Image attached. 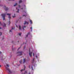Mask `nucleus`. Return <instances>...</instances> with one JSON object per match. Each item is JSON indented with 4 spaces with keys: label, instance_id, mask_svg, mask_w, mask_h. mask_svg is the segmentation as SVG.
<instances>
[{
    "label": "nucleus",
    "instance_id": "aec40b11",
    "mask_svg": "<svg viewBox=\"0 0 74 74\" xmlns=\"http://www.w3.org/2000/svg\"><path fill=\"white\" fill-rule=\"evenodd\" d=\"M21 47H20L18 48V50H19V49H21Z\"/></svg>",
    "mask_w": 74,
    "mask_h": 74
},
{
    "label": "nucleus",
    "instance_id": "72a5a7b5",
    "mask_svg": "<svg viewBox=\"0 0 74 74\" xmlns=\"http://www.w3.org/2000/svg\"><path fill=\"white\" fill-rule=\"evenodd\" d=\"M32 70H33V66L32 67Z\"/></svg>",
    "mask_w": 74,
    "mask_h": 74
},
{
    "label": "nucleus",
    "instance_id": "2f4dec72",
    "mask_svg": "<svg viewBox=\"0 0 74 74\" xmlns=\"http://www.w3.org/2000/svg\"><path fill=\"white\" fill-rule=\"evenodd\" d=\"M26 48V46H25L24 47V49H25V48Z\"/></svg>",
    "mask_w": 74,
    "mask_h": 74
},
{
    "label": "nucleus",
    "instance_id": "a878e982",
    "mask_svg": "<svg viewBox=\"0 0 74 74\" xmlns=\"http://www.w3.org/2000/svg\"><path fill=\"white\" fill-rule=\"evenodd\" d=\"M30 34V32H29L28 33V35H29V34Z\"/></svg>",
    "mask_w": 74,
    "mask_h": 74
},
{
    "label": "nucleus",
    "instance_id": "c85d7f7f",
    "mask_svg": "<svg viewBox=\"0 0 74 74\" xmlns=\"http://www.w3.org/2000/svg\"><path fill=\"white\" fill-rule=\"evenodd\" d=\"M16 27H18V26L17 25H16Z\"/></svg>",
    "mask_w": 74,
    "mask_h": 74
},
{
    "label": "nucleus",
    "instance_id": "79ce46f5",
    "mask_svg": "<svg viewBox=\"0 0 74 74\" xmlns=\"http://www.w3.org/2000/svg\"><path fill=\"white\" fill-rule=\"evenodd\" d=\"M28 74H30V73L29 72V73Z\"/></svg>",
    "mask_w": 74,
    "mask_h": 74
},
{
    "label": "nucleus",
    "instance_id": "7c9ffc66",
    "mask_svg": "<svg viewBox=\"0 0 74 74\" xmlns=\"http://www.w3.org/2000/svg\"><path fill=\"white\" fill-rule=\"evenodd\" d=\"M30 29H31V30H32V27H31Z\"/></svg>",
    "mask_w": 74,
    "mask_h": 74
},
{
    "label": "nucleus",
    "instance_id": "2eb2a0df",
    "mask_svg": "<svg viewBox=\"0 0 74 74\" xmlns=\"http://www.w3.org/2000/svg\"><path fill=\"white\" fill-rule=\"evenodd\" d=\"M19 9L17 10V11H16V12H17L18 13H19Z\"/></svg>",
    "mask_w": 74,
    "mask_h": 74
},
{
    "label": "nucleus",
    "instance_id": "f704fd0d",
    "mask_svg": "<svg viewBox=\"0 0 74 74\" xmlns=\"http://www.w3.org/2000/svg\"><path fill=\"white\" fill-rule=\"evenodd\" d=\"M34 56V53H33V56Z\"/></svg>",
    "mask_w": 74,
    "mask_h": 74
},
{
    "label": "nucleus",
    "instance_id": "5fc2aeb1",
    "mask_svg": "<svg viewBox=\"0 0 74 74\" xmlns=\"http://www.w3.org/2000/svg\"><path fill=\"white\" fill-rule=\"evenodd\" d=\"M31 32L32 31V30H31Z\"/></svg>",
    "mask_w": 74,
    "mask_h": 74
},
{
    "label": "nucleus",
    "instance_id": "09e8293b",
    "mask_svg": "<svg viewBox=\"0 0 74 74\" xmlns=\"http://www.w3.org/2000/svg\"><path fill=\"white\" fill-rule=\"evenodd\" d=\"M1 60H3V59L1 58Z\"/></svg>",
    "mask_w": 74,
    "mask_h": 74
},
{
    "label": "nucleus",
    "instance_id": "ddd939ff",
    "mask_svg": "<svg viewBox=\"0 0 74 74\" xmlns=\"http://www.w3.org/2000/svg\"><path fill=\"white\" fill-rule=\"evenodd\" d=\"M29 22L31 23L30 24H32V23H33V22H32V21L29 20Z\"/></svg>",
    "mask_w": 74,
    "mask_h": 74
},
{
    "label": "nucleus",
    "instance_id": "f8f14e48",
    "mask_svg": "<svg viewBox=\"0 0 74 74\" xmlns=\"http://www.w3.org/2000/svg\"><path fill=\"white\" fill-rule=\"evenodd\" d=\"M3 27H6V25L5 23H4V25H3Z\"/></svg>",
    "mask_w": 74,
    "mask_h": 74
},
{
    "label": "nucleus",
    "instance_id": "6e6d98bb",
    "mask_svg": "<svg viewBox=\"0 0 74 74\" xmlns=\"http://www.w3.org/2000/svg\"><path fill=\"white\" fill-rule=\"evenodd\" d=\"M14 42V41H12V42Z\"/></svg>",
    "mask_w": 74,
    "mask_h": 74
},
{
    "label": "nucleus",
    "instance_id": "473e14b6",
    "mask_svg": "<svg viewBox=\"0 0 74 74\" xmlns=\"http://www.w3.org/2000/svg\"><path fill=\"white\" fill-rule=\"evenodd\" d=\"M29 69H30V65H29Z\"/></svg>",
    "mask_w": 74,
    "mask_h": 74
},
{
    "label": "nucleus",
    "instance_id": "a18cd8bd",
    "mask_svg": "<svg viewBox=\"0 0 74 74\" xmlns=\"http://www.w3.org/2000/svg\"><path fill=\"white\" fill-rule=\"evenodd\" d=\"M24 7H25V8H26V6L25 5H24Z\"/></svg>",
    "mask_w": 74,
    "mask_h": 74
},
{
    "label": "nucleus",
    "instance_id": "a211bd4d",
    "mask_svg": "<svg viewBox=\"0 0 74 74\" xmlns=\"http://www.w3.org/2000/svg\"><path fill=\"white\" fill-rule=\"evenodd\" d=\"M22 34V33H19V34H18V35L19 36H21V34Z\"/></svg>",
    "mask_w": 74,
    "mask_h": 74
},
{
    "label": "nucleus",
    "instance_id": "4d7b16f0",
    "mask_svg": "<svg viewBox=\"0 0 74 74\" xmlns=\"http://www.w3.org/2000/svg\"><path fill=\"white\" fill-rule=\"evenodd\" d=\"M24 74H25V73H24Z\"/></svg>",
    "mask_w": 74,
    "mask_h": 74
},
{
    "label": "nucleus",
    "instance_id": "4468645a",
    "mask_svg": "<svg viewBox=\"0 0 74 74\" xmlns=\"http://www.w3.org/2000/svg\"><path fill=\"white\" fill-rule=\"evenodd\" d=\"M18 5V4L17 3H16L14 5V7H15L16 6V5Z\"/></svg>",
    "mask_w": 74,
    "mask_h": 74
},
{
    "label": "nucleus",
    "instance_id": "9b49d317",
    "mask_svg": "<svg viewBox=\"0 0 74 74\" xmlns=\"http://www.w3.org/2000/svg\"><path fill=\"white\" fill-rule=\"evenodd\" d=\"M22 2V0H21L19 1V3L20 4V3H21Z\"/></svg>",
    "mask_w": 74,
    "mask_h": 74
},
{
    "label": "nucleus",
    "instance_id": "412c9836",
    "mask_svg": "<svg viewBox=\"0 0 74 74\" xmlns=\"http://www.w3.org/2000/svg\"><path fill=\"white\" fill-rule=\"evenodd\" d=\"M23 16H25V17L26 18V15H23Z\"/></svg>",
    "mask_w": 74,
    "mask_h": 74
},
{
    "label": "nucleus",
    "instance_id": "864d4df0",
    "mask_svg": "<svg viewBox=\"0 0 74 74\" xmlns=\"http://www.w3.org/2000/svg\"><path fill=\"white\" fill-rule=\"evenodd\" d=\"M12 51H14V49H12Z\"/></svg>",
    "mask_w": 74,
    "mask_h": 74
},
{
    "label": "nucleus",
    "instance_id": "20e7f679",
    "mask_svg": "<svg viewBox=\"0 0 74 74\" xmlns=\"http://www.w3.org/2000/svg\"><path fill=\"white\" fill-rule=\"evenodd\" d=\"M4 9L5 11H8V7H6L5 5L4 6Z\"/></svg>",
    "mask_w": 74,
    "mask_h": 74
},
{
    "label": "nucleus",
    "instance_id": "423d86ee",
    "mask_svg": "<svg viewBox=\"0 0 74 74\" xmlns=\"http://www.w3.org/2000/svg\"><path fill=\"white\" fill-rule=\"evenodd\" d=\"M7 15H8L9 16V17L8 18H9V19H10L11 18V17L10 16V15H11V14H7Z\"/></svg>",
    "mask_w": 74,
    "mask_h": 74
},
{
    "label": "nucleus",
    "instance_id": "bb28decb",
    "mask_svg": "<svg viewBox=\"0 0 74 74\" xmlns=\"http://www.w3.org/2000/svg\"><path fill=\"white\" fill-rule=\"evenodd\" d=\"M10 32H12V30H10Z\"/></svg>",
    "mask_w": 74,
    "mask_h": 74
},
{
    "label": "nucleus",
    "instance_id": "b1692460",
    "mask_svg": "<svg viewBox=\"0 0 74 74\" xmlns=\"http://www.w3.org/2000/svg\"><path fill=\"white\" fill-rule=\"evenodd\" d=\"M8 67H9V65L8 64H7L6 65Z\"/></svg>",
    "mask_w": 74,
    "mask_h": 74
},
{
    "label": "nucleus",
    "instance_id": "c03bdc74",
    "mask_svg": "<svg viewBox=\"0 0 74 74\" xmlns=\"http://www.w3.org/2000/svg\"><path fill=\"white\" fill-rule=\"evenodd\" d=\"M9 24H10V21H9Z\"/></svg>",
    "mask_w": 74,
    "mask_h": 74
},
{
    "label": "nucleus",
    "instance_id": "4c0bfd02",
    "mask_svg": "<svg viewBox=\"0 0 74 74\" xmlns=\"http://www.w3.org/2000/svg\"><path fill=\"white\" fill-rule=\"evenodd\" d=\"M25 73H27V71H25Z\"/></svg>",
    "mask_w": 74,
    "mask_h": 74
},
{
    "label": "nucleus",
    "instance_id": "0eeeda50",
    "mask_svg": "<svg viewBox=\"0 0 74 74\" xmlns=\"http://www.w3.org/2000/svg\"><path fill=\"white\" fill-rule=\"evenodd\" d=\"M6 69L9 71L10 73H12V72H11V71H10V69L8 68H7Z\"/></svg>",
    "mask_w": 74,
    "mask_h": 74
},
{
    "label": "nucleus",
    "instance_id": "f3484780",
    "mask_svg": "<svg viewBox=\"0 0 74 74\" xmlns=\"http://www.w3.org/2000/svg\"><path fill=\"white\" fill-rule=\"evenodd\" d=\"M19 30H21V27L20 25H19Z\"/></svg>",
    "mask_w": 74,
    "mask_h": 74
},
{
    "label": "nucleus",
    "instance_id": "f03ea898",
    "mask_svg": "<svg viewBox=\"0 0 74 74\" xmlns=\"http://www.w3.org/2000/svg\"><path fill=\"white\" fill-rule=\"evenodd\" d=\"M22 53H23V51H18L17 52V53H19V56H21L22 55Z\"/></svg>",
    "mask_w": 74,
    "mask_h": 74
},
{
    "label": "nucleus",
    "instance_id": "49530a36",
    "mask_svg": "<svg viewBox=\"0 0 74 74\" xmlns=\"http://www.w3.org/2000/svg\"><path fill=\"white\" fill-rule=\"evenodd\" d=\"M16 10H18V8H16Z\"/></svg>",
    "mask_w": 74,
    "mask_h": 74
},
{
    "label": "nucleus",
    "instance_id": "ea45409f",
    "mask_svg": "<svg viewBox=\"0 0 74 74\" xmlns=\"http://www.w3.org/2000/svg\"><path fill=\"white\" fill-rule=\"evenodd\" d=\"M1 54V51H0V54Z\"/></svg>",
    "mask_w": 74,
    "mask_h": 74
},
{
    "label": "nucleus",
    "instance_id": "9d476101",
    "mask_svg": "<svg viewBox=\"0 0 74 74\" xmlns=\"http://www.w3.org/2000/svg\"><path fill=\"white\" fill-rule=\"evenodd\" d=\"M23 29L24 30H25V29L24 28V27H26V26L25 25H24V26H23Z\"/></svg>",
    "mask_w": 74,
    "mask_h": 74
},
{
    "label": "nucleus",
    "instance_id": "6ab92c4d",
    "mask_svg": "<svg viewBox=\"0 0 74 74\" xmlns=\"http://www.w3.org/2000/svg\"><path fill=\"white\" fill-rule=\"evenodd\" d=\"M0 36H2V32H0Z\"/></svg>",
    "mask_w": 74,
    "mask_h": 74
},
{
    "label": "nucleus",
    "instance_id": "5701e85b",
    "mask_svg": "<svg viewBox=\"0 0 74 74\" xmlns=\"http://www.w3.org/2000/svg\"><path fill=\"white\" fill-rule=\"evenodd\" d=\"M4 38V37L3 36V37L2 38V40H3Z\"/></svg>",
    "mask_w": 74,
    "mask_h": 74
},
{
    "label": "nucleus",
    "instance_id": "de8ad7c7",
    "mask_svg": "<svg viewBox=\"0 0 74 74\" xmlns=\"http://www.w3.org/2000/svg\"><path fill=\"white\" fill-rule=\"evenodd\" d=\"M0 25H1V22L0 21Z\"/></svg>",
    "mask_w": 74,
    "mask_h": 74
},
{
    "label": "nucleus",
    "instance_id": "393cba45",
    "mask_svg": "<svg viewBox=\"0 0 74 74\" xmlns=\"http://www.w3.org/2000/svg\"><path fill=\"white\" fill-rule=\"evenodd\" d=\"M18 7H19V8H21V5H18Z\"/></svg>",
    "mask_w": 74,
    "mask_h": 74
},
{
    "label": "nucleus",
    "instance_id": "39448f33",
    "mask_svg": "<svg viewBox=\"0 0 74 74\" xmlns=\"http://www.w3.org/2000/svg\"><path fill=\"white\" fill-rule=\"evenodd\" d=\"M25 23H24V26H25V24H27V25H28L29 24V22L26 21H25Z\"/></svg>",
    "mask_w": 74,
    "mask_h": 74
},
{
    "label": "nucleus",
    "instance_id": "8fccbe9b",
    "mask_svg": "<svg viewBox=\"0 0 74 74\" xmlns=\"http://www.w3.org/2000/svg\"><path fill=\"white\" fill-rule=\"evenodd\" d=\"M17 42H19V41H18Z\"/></svg>",
    "mask_w": 74,
    "mask_h": 74
},
{
    "label": "nucleus",
    "instance_id": "e433bc0d",
    "mask_svg": "<svg viewBox=\"0 0 74 74\" xmlns=\"http://www.w3.org/2000/svg\"><path fill=\"white\" fill-rule=\"evenodd\" d=\"M11 0H12V1H14V0H8L9 1H11Z\"/></svg>",
    "mask_w": 74,
    "mask_h": 74
},
{
    "label": "nucleus",
    "instance_id": "603ef678",
    "mask_svg": "<svg viewBox=\"0 0 74 74\" xmlns=\"http://www.w3.org/2000/svg\"><path fill=\"white\" fill-rule=\"evenodd\" d=\"M25 44H26V43H25Z\"/></svg>",
    "mask_w": 74,
    "mask_h": 74
},
{
    "label": "nucleus",
    "instance_id": "cd10ccee",
    "mask_svg": "<svg viewBox=\"0 0 74 74\" xmlns=\"http://www.w3.org/2000/svg\"><path fill=\"white\" fill-rule=\"evenodd\" d=\"M28 37V34H27L26 36V37Z\"/></svg>",
    "mask_w": 74,
    "mask_h": 74
},
{
    "label": "nucleus",
    "instance_id": "dca6fc26",
    "mask_svg": "<svg viewBox=\"0 0 74 74\" xmlns=\"http://www.w3.org/2000/svg\"><path fill=\"white\" fill-rule=\"evenodd\" d=\"M14 16H12L13 17V18H15V17H16V16H15V14H14Z\"/></svg>",
    "mask_w": 74,
    "mask_h": 74
},
{
    "label": "nucleus",
    "instance_id": "3c124183",
    "mask_svg": "<svg viewBox=\"0 0 74 74\" xmlns=\"http://www.w3.org/2000/svg\"><path fill=\"white\" fill-rule=\"evenodd\" d=\"M24 43H24V42H23V44H24Z\"/></svg>",
    "mask_w": 74,
    "mask_h": 74
},
{
    "label": "nucleus",
    "instance_id": "c9c22d12",
    "mask_svg": "<svg viewBox=\"0 0 74 74\" xmlns=\"http://www.w3.org/2000/svg\"><path fill=\"white\" fill-rule=\"evenodd\" d=\"M34 58L33 60V61H34Z\"/></svg>",
    "mask_w": 74,
    "mask_h": 74
},
{
    "label": "nucleus",
    "instance_id": "6e6552de",
    "mask_svg": "<svg viewBox=\"0 0 74 74\" xmlns=\"http://www.w3.org/2000/svg\"><path fill=\"white\" fill-rule=\"evenodd\" d=\"M24 69H21V71L22 72L23 71H24L25 70V68H26V67H25V65H24Z\"/></svg>",
    "mask_w": 74,
    "mask_h": 74
},
{
    "label": "nucleus",
    "instance_id": "f257e3e1",
    "mask_svg": "<svg viewBox=\"0 0 74 74\" xmlns=\"http://www.w3.org/2000/svg\"><path fill=\"white\" fill-rule=\"evenodd\" d=\"M5 14H1V16L3 17V20L4 21L5 20Z\"/></svg>",
    "mask_w": 74,
    "mask_h": 74
},
{
    "label": "nucleus",
    "instance_id": "1a4fd4ad",
    "mask_svg": "<svg viewBox=\"0 0 74 74\" xmlns=\"http://www.w3.org/2000/svg\"><path fill=\"white\" fill-rule=\"evenodd\" d=\"M23 63H25V62H26V59L25 58L23 59Z\"/></svg>",
    "mask_w": 74,
    "mask_h": 74
},
{
    "label": "nucleus",
    "instance_id": "58836bf2",
    "mask_svg": "<svg viewBox=\"0 0 74 74\" xmlns=\"http://www.w3.org/2000/svg\"><path fill=\"white\" fill-rule=\"evenodd\" d=\"M23 8H21V10H23Z\"/></svg>",
    "mask_w": 74,
    "mask_h": 74
},
{
    "label": "nucleus",
    "instance_id": "a19ab883",
    "mask_svg": "<svg viewBox=\"0 0 74 74\" xmlns=\"http://www.w3.org/2000/svg\"><path fill=\"white\" fill-rule=\"evenodd\" d=\"M2 29V28H1V27H0V29Z\"/></svg>",
    "mask_w": 74,
    "mask_h": 74
},
{
    "label": "nucleus",
    "instance_id": "4be33fe9",
    "mask_svg": "<svg viewBox=\"0 0 74 74\" xmlns=\"http://www.w3.org/2000/svg\"><path fill=\"white\" fill-rule=\"evenodd\" d=\"M22 62V60H21V61H20L19 62L20 63H21V64Z\"/></svg>",
    "mask_w": 74,
    "mask_h": 74
},
{
    "label": "nucleus",
    "instance_id": "7ed1b4c3",
    "mask_svg": "<svg viewBox=\"0 0 74 74\" xmlns=\"http://www.w3.org/2000/svg\"><path fill=\"white\" fill-rule=\"evenodd\" d=\"M29 55L31 57V58H32V52H31L30 53V49H29Z\"/></svg>",
    "mask_w": 74,
    "mask_h": 74
},
{
    "label": "nucleus",
    "instance_id": "37998d69",
    "mask_svg": "<svg viewBox=\"0 0 74 74\" xmlns=\"http://www.w3.org/2000/svg\"><path fill=\"white\" fill-rule=\"evenodd\" d=\"M1 67V66L0 65V67Z\"/></svg>",
    "mask_w": 74,
    "mask_h": 74
},
{
    "label": "nucleus",
    "instance_id": "c756f323",
    "mask_svg": "<svg viewBox=\"0 0 74 74\" xmlns=\"http://www.w3.org/2000/svg\"><path fill=\"white\" fill-rule=\"evenodd\" d=\"M14 28L13 27H12V30H14Z\"/></svg>",
    "mask_w": 74,
    "mask_h": 74
}]
</instances>
